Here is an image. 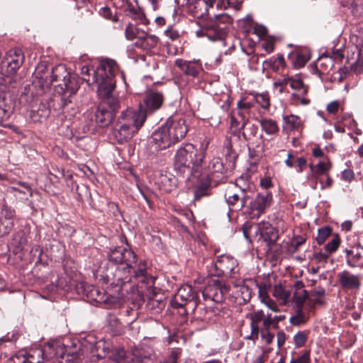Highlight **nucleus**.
<instances>
[{
    "mask_svg": "<svg viewBox=\"0 0 363 363\" xmlns=\"http://www.w3.org/2000/svg\"><path fill=\"white\" fill-rule=\"evenodd\" d=\"M332 228L330 226H325L318 230L317 237L315 238L318 245H322L326 239L331 235Z\"/></svg>",
    "mask_w": 363,
    "mask_h": 363,
    "instance_id": "nucleus-47",
    "label": "nucleus"
},
{
    "mask_svg": "<svg viewBox=\"0 0 363 363\" xmlns=\"http://www.w3.org/2000/svg\"><path fill=\"white\" fill-rule=\"evenodd\" d=\"M341 243V240L337 235H335L332 240L329 241L324 247L325 250L330 255L335 252Z\"/></svg>",
    "mask_w": 363,
    "mask_h": 363,
    "instance_id": "nucleus-46",
    "label": "nucleus"
},
{
    "mask_svg": "<svg viewBox=\"0 0 363 363\" xmlns=\"http://www.w3.org/2000/svg\"><path fill=\"white\" fill-rule=\"evenodd\" d=\"M131 306L123 307L121 309V315L124 317L128 324L133 323L138 317V310L143 303V298L140 294L131 298Z\"/></svg>",
    "mask_w": 363,
    "mask_h": 363,
    "instance_id": "nucleus-20",
    "label": "nucleus"
},
{
    "mask_svg": "<svg viewBox=\"0 0 363 363\" xmlns=\"http://www.w3.org/2000/svg\"><path fill=\"white\" fill-rule=\"evenodd\" d=\"M12 111L9 105H7L4 99L0 97V124H2L4 122L6 121Z\"/></svg>",
    "mask_w": 363,
    "mask_h": 363,
    "instance_id": "nucleus-43",
    "label": "nucleus"
},
{
    "mask_svg": "<svg viewBox=\"0 0 363 363\" xmlns=\"http://www.w3.org/2000/svg\"><path fill=\"white\" fill-rule=\"evenodd\" d=\"M254 98L256 102L259 104L262 108L265 110H268L269 108L270 98L268 93H257L254 94Z\"/></svg>",
    "mask_w": 363,
    "mask_h": 363,
    "instance_id": "nucleus-45",
    "label": "nucleus"
},
{
    "mask_svg": "<svg viewBox=\"0 0 363 363\" xmlns=\"http://www.w3.org/2000/svg\"><path fill=\"white\" fill-rule=\"evenodd\" d=\"M112 61L115 63L116 69L114 70L113 73V79L115 80L114 77L116 76V74L118 72V67L116 64V62L113 60H105L101 62L97 69L95 70L93 69L92 67L88 66V65H84L81 67V72L80 74L82 76V79L85 82H86L89 84L96 83L98 84V82L94 81V78H98V74H96V72L99 71V69L101 68V65L105 62H109Z\"/></svg>",
    "mask_w": 363,
    "mask_h": 363,
    "instance_id": "nucleus-22",
    "label": "nucleus"
},
{
    "mask_svg": "<svg viewBox=\"0 0 363 363\" xmlns=\"http://www.w3.org/2000/svg\"><path fill=\"white\" fill-rule=\"evenodd\" d=\"M308 318L303 312V309L296 308V314L291 315L289 322L291 325L298 326L307 322Z\"/></svg>",
    "mask_w": 363,
    "mask_h": 363,
    "instance_id": "nucleus-42",
    "label": "nucleus"
},
{
    "mask_svg": "<svg viewBox=\"0 0 363 363\" xmlns=\"http://www.w3.org/2000/svg\"><path fill=\"white\" fill-rule=\"evenodd\" d=\"M209 139L205 138L199 150L191 143H186L177 151L173 168L177 176L185 178L186 182L199 179L203 174L202 164L206 156Z\"/></svg>",
    "mask_w": 363,
    "mask_h": 363,
    "instance_id": "nucleus-3",
    "label": "nucleus"
},
{
    "mask_svg": "<svg viewBox=\"0 0 363 363\" xmlns=\"http://www.w3.org/2000/svg\"><path fill=\"white\" fill-rule=\"evenodd\" d=\"M52 65L47 61L40 62L34 72L35 80L33 84L35 86H38L42 91H45L51 86V80L50 78Z\"/></svg>",
    "mask_w": 363,
    "mask_h": 363,
    "instance_id": "nucleus-16",
    "label": "nucleus"
},
{
    "mask_svg": "<svg viewBox=\"0 0 363 363\" xmlns=\"http://www.w3.org/2000/svg\"><path fill=\"white\" fill-rule=\"evenodd\" d=\"M308 297V294L306 290L301 291H295L293 296V301L295 303L296 308L303 309L305 301Z\"/></svg>",
    "mask_w": 363,
    "mask_h": 363,
    "instance_id": "nucleus-41",
    "label": "nucleus"
},
{
    "mask_svg": "<svg viewBox=\"0 0 363 363\" xmlns=\"http://www.w3.org/2000/svg\"><path fill=\"white\" fill-rule=\"evenodd\" d=\"M362 256L360 252H357L356 253L353 252L351 257L348 259H346V264L352 268L354 267H362V265L359 264V262L362 259Z\"/></svg>",
    "mask_w": 363,
    "mask_h": 363,
    "instance_id": "nucleus-52",
    "label": "nucleus"
},
{
    "mask_svg": "<svg viewBox=\"0 0 363 363\" xmlns=\"http://www.w3.org/2000/svg\"><path fill=\"white\" fill-rule=\"evenodd\" d=\"M145 122V114L143 112L134 113L127 108L121 113L118 121L112 129L111 135L113 140L118 144L129 141Z\"/></svg>",
    "mask_w": 363,
    "mask_h": 363,
    "instance_id": "nucleus-7",
    "label": "nucleus"
},
{
    "mask_svg": "<svg viewBox=\"0 0 363 363\" xmlns=\"http://www.w3.org/2000/svg\"><path fill=\"white\" fill-rule=\"evenodd\" d=\"M307 340V335L304 332H298L294 337V342L296 347H302L305 345Z\"/></svg>",
    "mask_w": 363,
    "mask_h": 363,
    "instance_id": "nucleus-60",
    "label": "nucleus"
},
{
    "mask_svg": "<svg viewBox=\"0 0 363 363\" xmlns=\"http://www.w3.org/2000/svg\"><path fill=\"white\" fill-rule=\"evenodd\" d=\"M107 257L109 262L120 264L111 273V277L106 274L105 277L107 283L119 287L118 291H121L123 286L132 281L133 278L138 280V284H144L147 289L155 284V278L147 274V261L140 260L137 264V255L130 248L116 247L109 250Z\"/></svg>",
    "mask_w": 363,
    "mask_h": 363,
    "instance_id": "nucleus-1",
    "label": "nucleus"
},
{
    "mask_svg": "<svg viewBox=\"0 0 363 363\" xmlns=\"http://www.w3.org/2000/svg\"><path fill=\"white\" fill-rule=\"evenodd\" d=\"M50 113L49 108H46L45 105H43L42 108H39L37 110L32 109L30 116L31 119L37 123L45 120L49 116Z\"/></svg>",
    "mask_w": 363,
    "mask_h": 363,
    "instance_id": "nucleus-35",
    "label": "nucleus"
},
{
    "mask_svg": "<svg viewBox=\"0 0 363 363\" xmlns=\"http://www.w3.org/2000/svg\"><path fill=\"white\" fill-rule=\"evenodd\" d=\"M147 307L149 310L152 311L154 313H158L164 308L165 302L162 299L150 298L147 302Z\"/></svg>",
    "mask_w": 363,
    "mask_h": 363,
    "instance_id": "nucleus-39",
    "label": "nucleus"
},
{
    "mask_svg": "<svg viewBox=\"0 0 363 363\" xmlns=\"http://www.w3.org/2000/svg\"><path fill=\"white\" fill-rule=\"evenodd\" d=\"M92 340H86L82 344L83 351H86L90 354V360L96 362L99 359L108 356L110 353L109 343L101 340L96 341L94 337H91Z\"/></svg>",
    "mask_w": 363,
    "mask_h": 363,
    "instance_id": "nucleus-12",
    "label": "nucleus"
},
{
    "mask_svg": "<svg viewBox=\"0 0 363 363\" xmlns=\"http://www.w3.org/2000/svg\"><path fill=\"white\" fill-rule=\"evenodd\" d=\"M79 349H77L75 346L74 347H67L65 361H77L78 359H79Z\"/></svg>",
    "mask_w": 363,
    "mask_h": 363,
    "instance_id": "nucleus-55",
    "label": "nucleus"
},
{
    "mask_svg": "<svg viewBox=\"0 0 363 363\" xmlns=\"http://www.w3.org/2000/svg\"><path fill=\"white\" fill-rule=\"evenodd\" d=\"M237 260L230 255H222L218 256L216 262L211 263L209 274L213 277H232L238 267Z\"/></svg>",
    "mask_w": 363,
    "mask_h": 363,
    "instance_id": "nucleus-10",
    "label": "nucleus"
},
{
    "mask_svg": "<svg viewBox=\"0 0 363 363\" xmlns=\"http://www.w3.org/2000/svg\"><path fill=\"white\" fill-rule=\"evenodd\" d=\"M330 254L326 251L325 252H318L314 254V259L318 262H327Z\"/></svg>",
    "mask_w": 363,
    "mask_h": 363,
    "instance_id": "nucleus-64",
    "label": "nucleus"
},
{
    "mask_svg": "<svg viewBox=\"0 0 363 363\" xmlns=\"http://www.w3.org/2000/svg\"><path fill=\"white\" fill-rule=\"evenodd\" d=\"M99 14L104 18L107 20H110L113 22H117L118 21V16L115 13L113 14L111 9L108 6H104L100 9L99 10Z\"/></svg>",
    "mask_w": 363,
    "mask_h": 363,
    "instance_id": "nucleus-51",
    "label": "nucleus"
},
{
    "mask_svg": "<svg viewBox=\"0 0 363 363\" xmlns=\"http://www.w3.org/2000/svg\"><path fill=\"white\" fill-rule=\"evenodd\" d=\"M272 199V193L268 191L264 190L258 193L255 198L250 199L251 201L247 206V213L251 215L252 218L259 217L271 206Z\"/></svg>",
    "mask_w": 363,
    "mask_h": 363,
    "instance_id": "nucleus-13",
    "label": "nucleus"
},
{
    "mask_svg": "<svg viewBox=\"0 0 363 363\" xmlns=\"http://www.w3.org/2000/svg\"><path fill=\"white\" fill-rule=\"evenodd\" d=\"M288 59L291 62L293 65L296 67H303L306 62L307 59L304 55L301 52H293L289 54Z\"/></svg>",
    "mask_w": 363,
    "mask_h": 363,
    "instance_id": "nucleus-38",
    "label": "nucleus"
},
{
    "mask_svg": "<svg viewBox=\"0 0 363 363\" xmlns=\"http://www.w3.org/2000/svg\"><path fill=\"white\" fill-rule=\"evenodd\" d=\"M123 296V294L121 295L118 294L117 296L108 295L103 300V302L111 308H116L120 306Z\"/></svg>",
    "mask_w": 363,
    "mask_h": 363,
    "instance_id": "nucleus-50",
    "label": "nucleus"
},
{
    "mask_svg": "<svg viewBox=\"0 0 363 363\" xmlns=\"http://www.w3.org/2000/svg\"><path fill=\"white\" fill-rule=\"evenodd\" d=\"M284 129L286 130H294L298 129L301 125V119L295 115L284 116Z\"/></svg>",
    "mask_w": 363,
    "mask_h": 363,
    "instance_id": "nucleus-33",
    "label": "nucleus"
},
{
    "mask_svg": "<svg viewBox=\"0 0 363 363\" xmlns=\"http://www.w3.org/2000/svg\"><path fill=\"white\" fill-rule=\"evenodd\" d=\"M196 310H198L200 313V318L201 319H207L210 318V316L208 315L210 313L211 315H216L218 313V309L213 306H204L203 308H196Z\"/></svg>",
    "mask_w": 363,
    "mask_h": 363,
    "instance_id": "nucleus-53",
    "label": "nucleus"
},
{
    "mask_svg": "<svg viewBox=\"0 0 363 363\" xmlns=\"http://www.w3.org/2000/svg\"><path fill=\"white\" fill-rule=\"evenodd\" d=\"M45 360L41 348H35L29 351L26 357H23L21 363H42Z\"/></svg>",
    "mask_w": 363,
    "mask_h": 363,
    "instance_id": "nucleus-30",
    "label": "nucleus"
},
{
    "mask_svg": "<svg viewBox=\"0 0 363 363\" xmlns=\"http://www.w3.org/2000/svg\"><path fill=\"white\" fill-rule=\"evenodd\" d=\"M200 303L198 292L189 284L181 286L174 299L170 301L172 308H179L186 307L195 311L197 306Z\"/></svg>",
    "mask_w": 363,
    "mask_h": 363,
    "instance_id": "nucleus-8",
    "label": "nucleus"
},
{
    "mask_svg": "<svg viewBox=\"0 0 363 363\" xmlns=\"http://www.w3.org/2000/svg\"><path fill=\"white\" fill-rule=\"evenodd\" d=\"M50 78L51 85L53 82L57 83L55 85L56 94L52 99L54 109L65 113L72 105L70 98L78 91L79 86L74 79H71L65 66L62 64L51 67Z\"/></svg>",
    "mask_w": 363,
    "mask_h": 363,
    "instance_id": "nucleus-6",
    "label": "nucleus"
},
{
    "mask_svg": "<svg viewBox=\"0 0 363 363\" xmlns=\"http://www.w3.org/2000/svg\"><path fill=\"white\" fill-rule=\"evenodd\" d=\"M265 315L262 310L257 311L250 314V320L253 323L258 324L264 320Z\"/></svg>",
    "mask_w": 363,
    "mask_h": 363,
    "instance_id": "nucleus-61",
    "label": "nucleus"
},
{
    "mask_svg": "<svg viewBox=\"0 0 363 363\" xmlns=\"http://www.w3.org/2000/svg\"><path fill=\"white\" fill-rule=\"evenodd\" d=\"M159 43V38L155 35H148L145 32H142V36L138 37V40L134 43L135 46L144 50H151L156 48Z\"/></svg>",
    "mask_w": 363,
    "mask_h": 363,
    "instance_id": "nucleus-24",
    "label": "nucleus"
},
{
    "mask_svg": "<svg viewBox=\"0 0 363 363\" xmlns=\"http://www.w3.org/2000/svg\"><path fill=\"white\" fill-rule=\"evenodd\" d=\"M262 228H265V231L262 232L261 235L266 242L268 250H270L279 239L278 230L272 227L269 223H262Z\"/></svg>",
    "mask_w": 363,
    "mask_h": 363,
    "instance_id": "nucleus-25",
    "label": "nucleus"
},
{
    "mask_svg": "<svg viewBox=\"0 0 363 363\" xmlns=\"http://www.w3.org/2000/svg\"><path fill=\"white\" fill-rule=\"evenodd\" d=\"M306 238L301 235H295L293 237L291 244L288 247V251L292 254L296 252L301 245L304 244Z\"/></svg>",
    "mask_w": 363,
    "mask_h": 363,
    "instance_id": "nucleus-44",
    "label": "nucleus"
},
{
    "mask_svg": "<svg viewBox=\"0 0 363 363\" xmlns=\"http://www.w3.org/2000/svg\"><path fill=\"white\" fill-rule=\"evenodd\" d=\"M211 181L207 180L206 182H202L197 186L194 191V200L199 201L202 197L209 195L210 186Z\"/></svg>",
    "mask_w": 363,
    "mask_h": 363,
    "instance_id": "nucleus-36",
    "label": "nucleus"
},
{
    "mask_svg": "<svg viewBox=\"0 0 363 363\" xmlns=\"http://www.w3.org/2000/svg\"><path fill=\"white\" fill-rule=\"evenodd\" d=\"M281 67H285L284 58L281 55H279L277 58L271 57L266 60L262 63L263 69H272L277 72Z\"/></svg>",
    "mask_w": 363,
    "mask_h": 363,
    "instance_id": "nucleus-29",
    "label": "nucleus"
},
{
    "mask_svg": "<svg viewBox=\"0 0 363 363\" xmlns=\"http://www.w3.org/2000/svg\"><path fill=\"white\" fill-rule=\"evenodd\" d=\"M142 32L135 25L130 23L125 29V36L128 40H133L135 38L138 40V37L142 36Z\"/></svg>",
    "mask_w": 363,
    "mask_h": 363,
    "instance_id": "nucleus-40",
    "label": "nucleus"
},
{
    "mask_svg": "<svg viewBox=\"0 0 363 363\" xmlns=\"http://www.w3.org/2000/svg\"><path fill=\"white\" fill-rule=\"evenodd\" d=\"M230 286L218 279H213L202 291L204 301L220 303L224 300L225 294L230 291Z\"/></svg>",
    "mask_w": 363,
    "mask_h": 363,
    "instance_id": "nucleus-11",
    "label": "nucleus"
},
{
    "mask_svg": "<svg viewBox=\"0 0 363 363\" xmlns=\"http://www.w3.org/2000/svg\"><path fill=\"white\" fill-rule=\"evenodd\" d=\"M351 69L356 74L363 72V54L360 55V50H359V57L352 65Z\"/></svg>",
    "mask_w": 363,
    "mask_h": 363,
    "instance_id": "nucleus-59",
    "label": "nucleus"
},
{
    "mask_svg": "<svg viewBox=\"0 0 363 363\" xmlns=\"http://www.w3.org/2000/svg\"><path fill=\"white\" fill-rule=\"evenodd\" d=\"M331 162L329 161L328 157H326L325 160L319 162L317 164L314 165L313 164H310L309 167L311 172V174L313 176H320L325 175L328 174V172L331 168Z\"/></svg>",
    "mask_w": 363,
    "mask_h": 363,
    "instance_id": "nucleus-26",
    "label": "nucleus"
},
{
    "mask_svg": "<svg viewBox=\"0 0 363 363\" xmlns=\"http://www.w3.org/2000/svg\"><path fill=\"white\" fill-rule=\"evenodd\" d=\"M188 132L185 119L172 116L156 129L148 141L147 150L150 155H156L159 151L167 149L184 139Z\"/></svg>",
    "mask_w": 363,
    "mask_h": 363,
    "instance_id": "nucleus-5",
    "label": "nucleus"
},
{
    "mask_svg": "<svg viewBox=\"0 0 363 363\" xmlns=\"http://www.w3.org/2000/svg\"><path fill=\"white\" fill-rule=\"evenodd\" d=\"M15 211L11 207L4 205L0 212V237H4L12 230Z\"/></svg>",
    "mask_w": 363,
    "mask_h": 363,
    "instance_id": "nucleus-19",
    "label": "nucleus"
},
{
    "mask_svg": "<svg viewBox=\"0 0 363 363\" xmlns=\"http://www.w3.org/2000/svg\"><path fill=\"white\" fill-rule=\"evenodd\" d=\"M28 242L27 235L25 231L19 230L13 234L10 245L13 247L16 251L23 250Z\"/></svg>",
    "mask_w": 363,
    "mask_h": 363,
    "instance_id": "nucleus-27",
    "label": "nucleus"
},
{
    "mask_svg": "<svg viewBox=\"0 0 363 363\" xmlns=\"http://www.w3.org/2000/svg\"><path fill=\"white\" fill-rule=\"evenodd\" d=\"M189 11L199 19L201 30L196 32L198 36H206L210 40H223L228 29L232 23L231 17L226 13L215 15L213 18H206L208 8L203 1L196 0L189 5Z\"/></svg>",
    "mask_w": 363,
    "mask_h": 363,
    "instance_id": "nucleus-4",
    "label": "nucleus"
},
{
    "mask_svg": "<svg viewBox=\"0 0 363 363\" xmlns=\"http://www.w3.org/2000/svg\"><path fill=\"white\" fill-rule=\"evenodd\" d=\"M24 60V54L21 48H15L10 50L6 57V65L1 67V73L7 77L14 75Z\"/></svg>",
    "mask_w": 363,
    "mask_h": 363,
    "instance_id": "nucleus-14",
    "label": "nucleus"
},
{
    "mask_svg": "<svg viewBox=\"0 0 363 363\" xmlns=\"http://www.w3.org/2000/svg\"><path fill=\"white\" fill-rule=\"evenodd\" d=\"M289 82L290 87L299 92V95L303 96L307 94L308 91V86L305 85L303 82L300 78H294L290 77Z\"/></svg>",
    "mask_w": 363,
    "mask_h": 363,
    "instance_id": "nucleus-37",
    "label": "nucleus"
},
{
    "mask_svg": "<svg viewBox=\"0 0 363 363\" xmlns=\"http://www.w3.org/2000/svg\"><path fill=\"white\" fill-rule=\"evenodd\" d=\"M163 94L158 91H150L144 99L145 106L143 107L141 104L137 111L134 113L143 112L145 114V119L147 116L152 114L156 111L159 110L164 102Z\"/></svg>",
    "mask_w": 363,
    "mask_h": 363,
    "instance_id": "nucleus-17",
    "label": "nucleus"
},
{
    "mask_svg": "<svg viewBox=\"0 0 363 363\" xmlns=\"http://www.w3.org/2000/svg\"><path fill=\"white\" fill-rule=\"evenodd\" d=\"M175 65L186 76L196 77L202 69V65L197 61H187L183 59H177Z\"/></svg>",
    "mask_w": 363,
    "mask_h": 363,
    "instance_id": "nucleus-21",
    "label": "nucleus"
},
{
    "mask_svg": "<svg viewBox=\"0 0 363 363\" xmlns=\"http://www.w3.org/2000/svg\"><path fill=\"white\" fill-rule=\"evenodd\" d=\"M162 183L163 184L164 189L167 192H171L177 187V182L174 179H170L164 177L162 180Z\"/></svg>",
    "mask_w": 363,
    "mask_h": 363,
    "instance_id": "nucleus-58",
    "label": "nucleus"
},
{
    "mask_svg": "<svg viewBox=\"0 0 363 363\" xmlns=\"http://www.w3.org/2000/svg\"><path fill=\"white\" fill-rule=\"evenodd\" d=\"M290 363H311L310 350H304L303 353L296 358L292 357Z\"/></svg>",
    "mask_w": 363,
    "mask_h": 363,
    "instance_id": "nucleus-56",
    "label": "nucleus"
},
{
    "mask_svg": "<svg viewBox=\"0 0 363 363\" xmlns=\"http://www.w3.org/2000/svg\"><path fill=\"white\" fill-rule=\"evenodd\" d=\"M272 294L273 296L283 305H286L287 303L291 294L290 291L285 289L284 287L281 284L275 285L274 286Z\"/></svg>",
    "mask_w": 363,
    "mask_h": 363,
    "instance_id": "nucleus-32",
    "label": "nucleus"
},
{
    "mask_svg": "<svg viewBox=\"0 0 363 363\" xmlns=\"http://www.w3.org/2000/svg\"><path fill=\"white\" fill-rule=\"evenodd\" d=\"M203 171L206 175L207 180L218 184L226 177L228 167L224 166L221 158L214 157Z\"/></svg>",
    "mask_w": 363,
    "mask_h": 363,
    "instance_id": "nucleus-15",
    "label": "nucleus"
},
{
    "mask_svg": "<svg viewBox=\"0 0 363 363\" xmlns=\"http://www.w3.org/2000/svg\"><path fill=\"white\" fill-rule=\"evenodd\" d=\"M291 80L290 77H285L281 79H279L274 83L275 86H280L279 92L283 93L284 91V87L289 84Z\"/></svg>",
    "mask_w": 363,
    "mask_h": 363,
    "instance_id": "nucleus-62",
    "label": "nucleus"
},
{
    "mask_svg": "<svg viewBox=\"0 0 363 363\" xmlns=\"http://www.w3.org/2000/svg\"><path fill=\"white\" fill-rule=\"evenodd\" d=\"M338 282L342 289L348 290H359L361 287V279L358 274H354L348 270H343L339 272L337 275Z\"/></svg>",
    "mask_w": 363,
    "mask_h": 363,
    "instance_id": "nucleus-18",
    "label": "nucleus"
},
{
    "mask_svg": "<svg viewBox=\"0 0 363 363\" xmlns=\"http://www.w3.org/2000/svg\"><path fill=\"white\" fill-rule=\"evenodd\" d=\"M55 352L56 353L55 358L65 360V357L67 352V347L64 345L55 342Z\"/></svg>",
    "mask_w": 363,
    "mask_h": 363,
    "instance_id": "nucleus-57",
    "label": "nucleus"
},
{
    "mask_svg": "<svg viewBox=\"0 0 363 363\" xmlns=\"http://www.w3.org/2000/svg\"><path fill=\"white\" fill-rule=\"evenodd\" d=\"M135 1V4L128 1L126 3V8H125V12L127 13V15L130 16L131 18L136 19V18H142L144 16L143 13L142 12V10L138 6L137 4V1Z\"/></svg>",
    "mask_w": 363,
    "mask_h": 363,
    "instance_id": "nucleus-34",
    "label": "nucleus"
},
{
    "mask_svg": "<svg viewBox=\"0 0 363 363\" xmlns=\"http://www.w3.org/2000/svg\"><path fill=\"white\" fill-rule=\"evenodd\" d=\"M261 337L267 345H269L273 342L274 335L269 330H261Z\"/></svg>",
    "mask_w": 363,
    "mask_h": 363,
    "instance_id": "nucleus-63",
    "label": "nucleus"
},
{
    "mask_svg": "<svg viewBox=\"0 0 363 363\" xmlns=\"http://www.w3.org/2000/svg\"><path fill=\"white\" fill-rule=\"evenodd\" d=\"M115 69L116 66L113 62H105L96 72L98 78H94V81L98 82L97 91L101 99L95 113V121L101 127L108 126L121 108L119 99L113 95L116 86V80L113 79V73Z\"/></svg>",
    "mask_w": 363,
    "mask_h": 363,
    "instance_id": "nucleus-2",
    "label": "nucleus"
},
{
    "mask_svg": "<svg viewBox=\"0 0 363 363\" xmlns=\"http://www.w3.org/2000/svg\"><path fill=\"white\" fill-rule=\"evenodd\" d=\"M80 289H82L83 294H85L87 298L99 302L103 301L104 299L101 297V291L94 286L87 284H81ZM78 289H79V288H78Z\"/></svg>",
    "mask_w": 363,
    "mask_h": 363,
    "instance_id": "nucleus-28",
    "label": "nucleus"
},
{
    "mask_svg": "<svg viewBox=\"0 0 363 363\" xmlns=\"http://www.w3.org/2000/svg\"><path fill=\"white\" fill-rule=\"evenodd\" d=\"M261 128L268 135L276 134L279 132L277 122L271 118H263L259 121Z\"/></svg>",
    "mask_w": 363,
    "mask_h": 363,
    "instance_id": "nucleus-31",
    "label": "nucleus"
},
{
    "mask_svg": "<svg viewBox=\"0 0 363 363\" xmlns=\"http://www.w3.org/2000/svg\"><path fill=\"white\" fill-rule=\"evenodd\" d=\"M108 357L111 363H142L141 359L137 358L134 360L132 354H126L123 349L110 350Z\"/></svg>",
    "mask_w": 363,
    "mask_h": 363,
    "instance_id": "nucleus-23",
    "label": "nucleus"
},
{
    "mask_svg": "<svg viewBox=\"0 0 363 363\" xmlns=\"http://www.w3.org/2000/svg\"><path fill=\"white\" fill-rule=\"evenodd\" d=\"M55 342L47 343L43 348H41L45 360H50L55 358L56 353L55 352Z\"/></svg>",
    "mask_w": 363,
    "mask_h": 363,
    "instance_id": "nucleus-48",
    "label": "nucleus"
},
{
    "mask_svg": "<svg viewBox=\"0 0 363 363\" xmlns=\"http://www.w3.org/2000/svg\"><path fill=\"white\" fill-rule=\"evenodd\" d=\"M246 131H242L241 134L245 140H249L251 137L256 135L258 131V127L255 124L250 123L248 121V124L245 126Z\"/></svg>",
    "mask_w": 363,
    "mask_h": 363,
    "instance_id": "nucleus-49",
    "label": "nucleus"
},
{
    "mask_svg": "<svg viewBox=\"0 0 363 363\" xmlns=\"http://www.w3.org/2000/svg\"><path fill=\"white\" fill-rule=\"evenodd\" d=\"M238 292L243 302L247 303L250 301L252 296V289L250 287L245 284L240 285Z\"/></svg>",
    "mask_w": 363,
    "mask_h": 363,
    "instance_id": "nucleus-54",
    "label": "nucleus"
},
{
    "mask_svg": "<svg viewBox=\"0 0 363 363\" xmlns=\"http://www.w3.org/2000/svg\"><path fill=\"white\" fill-rule=\"evenodd\" d=\"M243 180V177L235 180V185L240 189V193H235L229 194L228 196L225 194V201L229 208L232 211H239L243 210L245 208H247V201L252 199V191L250 190L249 184H245L244 186H240V182Z\"/></svg>",
    "mask_w": 363,
    "mask_h": 363,
    "instance_id": "nucleus-9",
    "label": "nucleus"
}]
</instances>
